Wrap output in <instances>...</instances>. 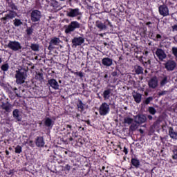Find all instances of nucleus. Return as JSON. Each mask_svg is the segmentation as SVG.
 I'll list each match as a JSON object with an SVG mask.
<instances>
[{"instance_id": "1", "label": "nucleus", "mask_w": 177, "mask_h": 177, "mask_svg": "<svg viewBox=\"0 0 177 177\" xmlns=\"http://www.w3.org/2000/svg\"><path fill=\"white\" fill-rule=\"evenodd\" d=\"M16 82L19 84H24L27 79V71L23 70L16 71L15 74Z\"/></svg>"}, {"instance_id": "2", "label": "nucleus", "mask_w": 177, "mask_h": 177, "mask_svg": "<svg viewBox=\"0 0 177 177\" xmlns=\"http://www.w3.org/2000/svg\"><path fill=\"white\" fill-rule=\"evenodd\" d=\"M81 24L77 21H73L71 24L65 26V32L66 34H71L73 31H75L76 28H80Z\"/></svg>"}, {"instance_id": "3", "label": "nucleus", "mask_w": 177, "mask_h": 177, "mask_svg": "<svg viewBox=\"0 0 177 177\" xmlns=\"http://www.w3.org/2000/svg\"><path fill=\"white\" fill-rule=\"evenodd\" d=\"M110 113V105L107 103H102L99 109V113L100 115H107Z\"/></svg>"}, {"instance_id": "4", "label": "nucleus", "mask_w": 177, "mask_h": 177, "mask_svg": "<svg viewBox=\"0 0 177 177\" xmlns=\"http://www.w3.org/2000/svg\"><path fill=\"white\" fill-rule=\"evenodd\" d=\"M7 46L8 48H9V49H11V50H14L15 52H17V50H20V49H21V44H20V42L17 41H10Z\"/></svg>"}, {"instance_id": "5", "label": "nucleus", "mask_w": 177, "mask_h": 177, "mask_svg": "<svg viewBox=\"0 0 177 177\" xmlns=\"http://www.w3.org/2000/svg\"><path fill=\"white\" fill-rule=\"evenodd\" d=\"M41 17H42V15L41 13V11L37 10H32L30 13V19L34 23L37 21H39V20H41Z\"/></svg>"}, {"instance_id": "6", "label": "nucleus", "mask_w": 177, "mask_h": 177, "mask_svg": "<svg viewBox=\"0 0 177 177\" xmlns=\"http://www.w3.org/2000/svg\"><path fill=\"white\" fill-rule=\"evenodd\" d=\"M60 42H62V41H60V39L57 37H53V39H51L48 48V50H52V49H55V46L60 45Z\"/></svg>"}, {"instance_id": "7", "label": "nucleus", "mask_w": 177, "mask_h": 177, "mask_svg": "<svg viewBox=\"0 0 177 177\" xmlns=\"http://www.w3.org/2000/svg\"><path fill=\"white\" fill-rule=\"evenodd\" d=\"M159 13L161 16H169V10L166 5H161L158 8Z\"/></svg>"}, {"instance_id": "8", "label": "nucleus", "mask_w": 177, "mask_h": 177, "mask_svg": "<svg viewBox=\"0 0 177 177\" xmlns=\"http://www.w3.org/2000/svg\"><path fill=\"white\" fill-rule=\"evenodd\" d=\"M85 42V39L82 37H75L72 39L73 47L77 48Z\"/></svg>"}, {"instance_id": "9", "label": "nucleus", "mask_w": 177, "mask_h": 177, "mask_svg": "<svg viewBox=\"0 0 177 177\" xmlns=\"http://www.w3.org/2000/svg\"><path fill=\"white\" fill-rule=\"evenodd\" d=\"M80 15H81V12L78 8L70 9L67 12V16L69 17H77V16H80Z\"/></svg>"}, {"instance_id": "10", "label": "nucleus", "mask_w": 177, "mask_h": 177, "mask_svg": "<svg viewBox=\"0 0 177 177\" xmlns=\"http://www.w3.org/2000/svg\"><path fill=\"white\" fill-rule=\"evenodd\" d=\"M148 85L149 88H152L153 89L157 88V86H158V79H157V77H152L149 81Z\"/></svg>"}, {"instance_id": "11", "label": "nucleus", "mask_w": 177, "mask_h": 177, "mask_svg": "<svg viewBox=\"0 0 177 177\" xmlns=\"http://www.w3.org/2000/svg\"><path fill=\"white\" fill-rule=\"evenodd\" d=\"M176 67V63L174 61H169L165 64V68L169 71H172Z\"/></svg>"}, {"instance_id": "12", "label": "nucleus", "mask_w": 177, "mask_h": 177, "mask_svg": "<svg viewBox=\"0 0 177 177\" xmlns=\"http://www.w3.org/2000/svg\"><path fill=\"white\" fill-rule=\"evenodd\" d=\"M135 121L137 124H143V122H146V116L145 115H138L134 117Z\"/></svg>"}, {"instance_id": "13", "label": "nucleus", "mask_w": 177, "mask_h": 177, "mask_svg": "<svg viewBox=\"0 0 177 177\" xmlns=\"http://www.w3.org/2000/svg\"><path fill=\"white\" fill-rule=\"evenodd\" d=\"M156 55L158 57V59H160V60H164V59H165V57H167V55L165 54L164 50H162V49H160V48L157 49V50L156 52Z\"/></svg>"}, {"instance_id": "14", "label": "nucleus", "mask_w": 177, "mask_h": 177, "mask_svg": "<svg viewBox=\"0 0 177 177\" xmlns=\"http://www.w3.org/2000/svg\"><path fill=\"white\" fill-rule=\"evenodd\" d=\"M48 82L51 86V88H53V89H55V90L59 89V83L57 82V81H56V80L51 79L48 80Z\"/></svg>"}, {"instance_id": "15", "label": "nucleus", "mask_w": 177, "mask_h": 177, "mask_svg": "<svg viewBox=\"0 0 177 177\" xmlns=\"http://www.w3.org/2000/svg\"><path fill=\"white\" fill-rule=\"evenodd\" d=\"M35 143L37 147H44L45 146V141H44V138L42 137H37Z\"/></svg>"}, {"instance_id": "16", "label": "nucleus", "mask_w": 177, "mask_h": 177, "mask_svg": "<svg viewBox=\"0 0 177 177\" xmlns=\"http://www.w3.org/2000/svg\"><path fill=\"white\" fill-rule=\"evenodd\" d=\"M102 63L104 66H106V67H110V66L113 64V59L109 57H105L102 59Z\"/></svg>"}, {"instance_id": "17", "label": "nucleus", "mask_w": 177, "mask_h": 177, "mask_svg": "<svg viewBox=\"0 0 177 177\" xmlns=\"http://www.w3.org/2000/svg\"><path fill=\"white\" fill-rule=\"evenodd\" d=\"M133 97L136 103H140L142 102V95L138 93L133 94Z\"/></svg>"}, {"instance_id": "18", "label": "nucleus", "mask_w": 177, "mask_h": 177, "mask_svg": "<svg viewBox=\"0 0 177 177\" xmlns=\"http://www.w3.org/2000/svg\"><path fill=\"white\" fill-rule=\"evenodd\" d=\"M20 111L19 109H15L12 112V115L14 118H16L17 121H21V117H20Z\"/></svg>"}, {"instance_id": "19", "label": "nucleus", "mask_w": 177, "mask_h": 177, "mask_svg": "<svg viewBox=\"0 0 177 177\" xmlns=\"http://www.w3.org/2000/svg\"><path fill=\"white\" fill-rule=\"evenodd\" d=\"M77 108L81 111H84V110H85V109H88V106H86L84 103H82V101L79 100L78 104H77Z\"/></svg>"}, {"instance_id": "20", "label": "nucleus", "mask_w": 177, "mask_h": 177, "mask_svg": "<svg viewBox=\"0 0 177 177\" xmlns=\"http://www.w3.org/2000/svg\"><path fill=\"white\" fill-rule=\"evenodd\" d=\"M44 125L46 127H53V121L49 118H46L44 120Z\"/></svg>"}, {"instance_id": "21", "label": "nucleus", "mask_w": 177, "mask_h": 177, "mask_svg": "<svg viewBox=\"0 0 177 177\" xmlns=\"http://www.w3.org/2000/svg\"><path fill=\"white\" fill-rule=\"evenodd\" d=\"M169 135L171 139H177V132L174 131V129L171 127L169 129Z\"/></svg>"}, {"instance_id": "22", "label": "nucleus", "mask_w": 177, "mask_h": 177, "mask_svg": "<svg viewBox=\"0 0 177 177\" xmlns=\"http://www.w3.org/2000/svg\"><path fill=\"white\" fill-rule=\"evenodd\" d=\"M131 164L133 165V167H136V168H139L140 166V162L136 158L131 159Z\"/></svg>"}, {"instance_id": "23", "label": "nucleus", "mask_w": 177, "mask_h": 177, "mask_svg": "<svg viewBox=\"0 0 177 177\" xmlns=\"http://www.w3.org/2000/svg\"><path fill=\"white\" fill-rule=\"evenodd\" d=\"M50 6H53L54 9H57V8H59V2H57L56 0H51L50 1Z\"/></svg>"}, {"instance_id": "24", "label": "nucleus", "mask_w": 177, "mask_h": 177, "mask_svg": "<svg viewBox=\"0 0 177 177\" xmlns=\"http://www.w3.org/2000/svg\"><path fill=\"white\" fill-rule=\"evenodd\" d=\"M96 26L100 30H106V28H107V27L106 26V24H103L102 22H97Z\"/></svg>"}, {"instance_id": "25", "label": "nucleus", "mask_w": 177, "mask_h": 177, "mask_svg": "<svg viewBox=\"0 0 177 177\" xmlns=\"http://www.w3.org/2000/svg\"><path fill=\"white\" fill-rule=\"evenodd\" d=\"M110 93H111V91L110 90H106L104 91L103 97L104 99H105V100H106V99H109Z\"/></svg>"}, {"instance_id": "26", "label": "nucleus", "mask_w": 177, "mask_h": 177, "mask_svg": "<svg viewBox=\"0 0 177 177\" xmlns=\"http://www.w3.org/2000/svg\"><path fill=\"white\" fill-rule=\"evenodd\" d=\"M30 48L32 50H34V52H37L39 50V45L35 44H32L30 46Z\"/></svg>"}, {"instance_id": "27", "label": "nucleus", "mask_w": 177, "mask_h": 177, "mask_svg": "<svg viewBox=\"0 0 177 177\" xmlns=\"http://www.w3.org/2000/svg\"><path fill=\"white\" fill-rule=\"evenodd\" d=\"M136 73V74H142L143 73V68L140 66H135Z\"/></svg>"}, {"instance_id": "28", "label": "nucleus", "mask_w": 177, "mask_h": 177, "mask_svg": "<svg viewBox=\"0 0 177 177\" xmlns=\"http://www.w3.org/2000/svg\"><path fill=\"white\" fill-rule=\"evenodd\" d=\"M1 107L3 110H6V111H10V105L8 104H3Z\"/></svg>"}, {"instance_id": "29", "label": "nucleus", "mask_w": 177, "mask_h": 177, "mask_svg": "<svg viewBox=\"0 0 177 177\" xmlns=\"http://www.w3.org/2000/svg\"><path fill=\"white\" fill-rule=\"evenodd\" d=\"M15 150L16 154H20L21 153V151H23V148L21 147V146L17 145L15 148Z\"/></svg>"}, {"instance_id": "30", "label": "nucleus", "mask_w": 177, "mask_h": 177, "mask_svg": "<svg viewBox=\"0 0 177 177\" xmlns=\"http://www.w3.org/2000/svg\"><path fill=\"white\" fill-rule=\"evenodd\" d=\"M21 24H23V22H21V21L20 19H15L14 20V25L16 27H19V26H21Z\"/></svg>"}, {"instance_id": "31", "label": "nucleus", "mask_w": 177, "mask_h": 177, "mask_svg": "<svg viewBox=\"0 0 177 177\" xmlns=\"http://www.w3.org/2000/svg\"><path fill=\"white\" fill-rule=\"evenodd\" d=\"M124 124H132V122H133V119L131 118H125L124 119Z\"/></svg>"}, {"instance_id": "32", "label": "nucleus", "mask_w": 177, "mask_h": 177, "mask_svg": "<svg viewBox=\"0 0 177 177\" xmlns=\"http://www.w3.org/2000/svg\"><path fill=\"white\" fill-rule=\"evenodd\" d=\"M173 153L174 154L172 156V158L173 160H176L177 161V147L173 150Z\"/></svg>"}, {"instance_id": "33", "label": "nucleus", "mask_w": 177, "mask_h": 177, "mask_svg": "<svg viewBox=\"0 0 177 177\" xmlns=\"http://www.w3.org/2000/svg\"><path fill=\"white\" fill-rule=\"evenodd\" d=\"M1 70L3 71H8V70H9V65L7 64L2 65Z\"/></svg>"}, {"instance_id": "34", "label": "nucleus", "mask_w": 177, "mask_h": 177, "mask_svg": "<svg viewBox=\"0 0 177 177\" xmlns=\"http://www.w3.org/2000/svg\"><path fill=\"white\" fill-rule=\"evenodd\" d=\"M149 111L150 114H152V115H154V114H156V109H154L153 107H149Z\"/></svg>"}, {"instance_id": "35", "label": "nucleus", "mask_w": 177, "mask_h": 177, "mask_svg": "<svg viewBox=\"0 0 177 177\" xmlns=\"http://www.w3.org/2000/svg\"><path fill=\"white\" fill-rule=\"evenodd\" d=\"M13 17H15V16H13V13H10L6 15L4 20H8V19H13Z\"/></svg>"}, {"instance_id": "36", "label": "nucleus", "mask_w": 177, "mask_h": 177, "mask_svg": "<svg viewBox=\"0 0 177 177\" xmlns=\"http://www.w3.org/2000/svg\"><path fill=\"white\" fill-rule=\"evenodd\" d=\"M138 124H133L131 125L130 129L131 131H136V129L138 128Z\"/></svg>"}, {"instance_id": "37", "label": "nucleus", "mask_w": 177, "mask_h": 177, "mask_svg": "<svg viewBox=\"0 0 177 177\" xmlns=\"http://www.w3.org/2000/svg\"><path fill=\"white\" fill-rule=\"evenodd\" d=\"M167 77H165L161 82H160V85L161 86H164V85L165 84H167Z\"/></svg>"}, {"instance_id": "38", "label": "nucleus", "mask_w": 177, "mask_h": 177, "mask_svg": "<svg viewBox=\"0 0 177 177\" xmlns=\"http://www.w3.org/2000/svg\"><path fill=\"white\" fill-rule=\"evenodd\" d=\"M172 52H173V55H174V56H176V57H177V48L176 47L172 48Z\"/></svg>"}, {"instance_id": "39", "label": "nucleus", "mask_w": 177, "mask_h": 177, "mask_svg": "<svg viewBox=\"0 0 177 177\" xmlns=\"http://www.w3.org/2000/svg\"><path fill=\"white\" fill-rule=\"evenodd\" d=\"M151 100H153V97H149L148 98L146 99L145 103L147 104H149L151 102Z\"/></svg>"}, {"instance_id": "40", "label": "nucleus", "mask_w": 177, "mask_h": 177, "mask_svg": "<svg viewBox=\"0 0 177 177\" xmlns=\"http://www.w3.org/2000/svg\"><path fill=\"white\" fill-rule=\"evenodd\" d=\"M26 32H27L28 35H31V34H32V28H28L26 30Z\"/></svg>"}, {"instance_id": "41", "label": "nucleus", "mask_w": 177, "mask_h": 177, "mask_svg": "<svg viewBox=\"0 0 177 177\" xmlns=\"http://www.w3.org/2000/svg\"><path fill=\"white\" fill-rule=\"evenodd\" d=\"M28 144L29 145V146H30V147H34V142H32V140H29V142H28Z\"/></svg>"}, {"instance_id": "42", "label": "nucleus", "mask_w": 177, "mask_h": 177, "mask_svg": "<svg viewBox=\"0 0 177 177\" xmlns=\"http://www.w3.org/2000/svg\"><path fill=\"white\" fill-rule=\"evenodd\" d=\"M123 151L125 154H128V149H127V147H124Z\"/></svg>"}, {"instance_id": "43", "label": "nucleus", "mask_w": 177, "mask_h": 177, "mask_svg": "<svg viewBox=\"0 0 177 177\" xmlns=\"http://www.w3.org/2000/svg\"><path fill=\"white\" fill-rule=\"evenodd\" d=\"M75 74H76V75H79V77H82L83 76L82 72H77V73H75Z\"/></svg>"}, {"instance_id": "44", "label": "nucleus", "mask_w": 177, "mask_h": 177, "mask_svg": "<svg viewBox=\"0 0 177 177\" xmlns=\"http://www.w3.org/2000/svg\"><path fill=\"white\" fill-rule=\"evenodd\" d=\"M173 31H177V25H174L172 26Z\"/></svg>"}, {"instance_id": "45", "label": "nucleus", "mask_w": 177, "mask_h": 177, "mask_svg": "<svg viewBox=\"0 0 177 177\" xmlns=\"http://www.w3.org/2000/svg\"><path fill=\"white\" fill-rule=\"evenodd\" d=\"M148 118H149V120H153V116H151V115H148Z\"/></svg>"}, {"instance_id": "46", "label": "nucleus", "mask_w": 177, "mask_h": 177, "mask_svg": "<svg viewBox=\"0 0 177 177\" xmlns=\"http://www.w3.org/2000/svg\"><path fill=\"white\" fill-rule=\"evenodd\" d=\"M66 128H69L70 129H71V125H69V124H68L67 126H66Z\"/></svg>"}, {"instance_id": "47", "label": "nucleus", "mask_w": 177, "mask_h": 177, "mask_svg": "<svg viewBox=\"0 0 177 177\" xmlns=\"http://www.w3.org/2000/svg\"><path fill=\"white\" fill-rule=\"evenodd\" d=\"M156 38H161V35H157Z\"/></svg>"}, {"instance_id": "48", "label": "nucleus", "mask_w": 177, "mask_h": 177, "mask_svg": "<svg viewBox=\"0 0 177 177\" xmlns=\"http://www.w3.org/2000/svg\"><path fill=\"white\" fill-rule=\"evenodd\" d=\"M6 153L7 154V156H9V151H6Z\"/></svg>"}, {"instance_id": "49", "label": "nucleus", "mask_w": 177, "mask_h": 177, "mask_svg": "<svg viewBox=\"0 0 177 177\" xmlns=\"http://www.w3.org/2000/svg\"><path fill=\"white\" fill-rule=\"evenodd\" d=\"M139 131L140 132V133H143V130L140 129Z\"/></svg>"}, {"instance_id": "50", "label": "nucleus", "mask_w": 177, "mask_h": 177, "mask_svg": "<svg viewBox=\"0 0 177 177\" xmlns=\"http://www.w3.org/2000/svg\"><path fill=\"white\" fill-rule=\"evenodd\" d=\"M149 24H151V22L147 23V26H149Z\"/></svg>"}, {"instance_id": "51", "label": "nucleus", "mask_w": 177, "mask_h": 177, "mask_svg": "<svg viewBox=\"0 0 177 177\" xmlns=\"http://www.w3.org/2000/svg\"><path fill=\"white\" fill-rule=\"evenodd\" d=\"M118 147H120V150H122V147H121V146H118Z\"/></svg>"}, {"instance_id": "52", "label": "nucleus", "mask_w": 177, "mask_h": 177, "mask_svg": "<svg viewBox=\"0 0 177 177\" xmlns=\"http://www.w3.org/2000/svg\"><path fill=\"white\" fill-rule=\"evenodd\" d=\"M0 63H2V59L0 58Z\"/></svg>"}, {"instance_id": "53", "label": "nucleus", "mask_w": 177, "mask_h": 177, "mask_svg": "<svg viewBox=\"0 0 177 177\" xmlns=\"http://www.w3.org/2000/svg\"><path fill=\"white\" fill-rule=\"evenodd\" d=\"M164 94V93H160V95H163Z\"/></svg>"}, {"instance_id": "54", "label": "nucleus", "mask_w": 177, "mask_h": 177, "mask_svg": "<svg viewBox=\"0 0 177 177\" xmlns=\"http://www.w3.org/2000/svg\"><path fill=\"white\" fill-rule=\"evenodd\" d=\"M105 78H107V75H105Z\"/></svg>"}, {"instance_id": "55", "label": "nucleus", "mask_w": 177, "mask_h": 177, "mask_svg": "<svg viewBox=\"0 0 177 177\" xmlns=\"http://www.w3.org/2000/svg\"><path fill=\"white\" fill-rule=\"evenodd\" d=\"M145 95L147 96V92L145 93Z\"/></svg>"}, {"instance_id": "56", "label": "nucleus", "mask_w": 177, "mask_h": 177, "mask_svg": "<svg viewBox=\"0 0 177 177\" xmlns=\"http://www.w3.org/2000/svg\"><path fill=\"white\" fill-rule=\"evenodd\" d=\"M10 150H12V148H9Z\"/></svg>"}, {"instance_id": "57", "label": "nucleus", "mask_w": 177, "mask_h": 177, "mask_svg": "<svg viewBox=\"0 0 177 177\" xmlns=\"http://www.w3.org/2000/svg\"><path fill=\"white\" fill-rule=\"evenodd\" d=\"M10 150H12V148H9Z\"/></svg>"}]
</instances>
